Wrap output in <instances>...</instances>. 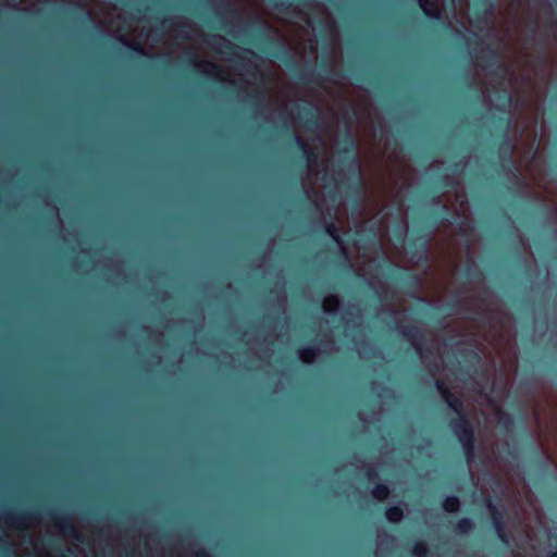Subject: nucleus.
I'll return each instance as SVG.
<instances>
[{"label":"nucleus","mask_w":557,"mask_h":557,"mask_svg":"<svg viewBox=\"0 0 557 557\" xmlns=\"http://www.w3.org/2000/svg\"><path fill=\"white\" fill-rule=\"evenodd\" d=\"M188 24L184 21H176L170 24V28H172L175 33L182 35L185 33V28Z\"/></svg>","instance_id":"nucleus-34"},{"label":"nucleus","mask_w":557,"mask_h":557,"mask_svg":"<svg viewBox=\"0 0 557 557\" xmlns=\"http://www.w3.org/2000/svg\"><path fill=\"white\" fill-rule=\"evenodd\" d=\"M269 3L282 13H287L292 7L290 0H268Z\"/></svg>","instance_id":"nucleus-30"},{"label":"nucleus","mask_w":557,"mask_h":557,"mask_svg":"<svg viewBox=\"0 0 557 557\" xmlns=\"http://www.w3.org/2000/svg\"><path fill=\"white\" fill-rule=\"evenodd\" d=\"M397 331L414 347L418 354H422V344L425 341V334L422 327L414 324H405L400 321L397 324Z\"/></svg>","instance_id":"nucleus-4"},{"label":"nucleus","mask_w":557,"mask_h":557,"mask_svg":"<svg viewBox=\"0 0 557 557\" xmlns=\"http://www.w3.org/2000/svg\"><path fill=\"white\" fill-rule=\"evenodd\" d=\"M195 557H213L208 550L200 549L195 553Z\"/></svg>","instance_id":"nucleus-39"},{"label":"nucleus","mask_w":557,"mask_h":557,"mask_svg":"<svg viewBox=\"0 0 557 557\" xmlns=\"http://www.w3.org/2000/svg\"><path fill=\"white\" fill-rule=\"evenodd\" d=\"M461 356L467 361V364L459 368L460 374H463L468 377H472L474 373H476V366L480 364L482 358L480 354L473 348H467L461 351Z\"/></svg>","instance_id":"nucleus-10"},{"label":"nucleus","mask_w":557,"mask_h":557,"mask_svg":"<svg viewBox=\"0 0 557 557\" xmlns=\"http://www.w3.org/2000/svg\"><path fill=\"white\" fill-rule=\"evenodd\" d=\"M432 202L435 203V205H440L442 202L441 197L440 196L433 197L432 198Z\"/></svg>","instance_id":"nucleus-42"},{"label":"nucleus","mask_w":557,"mask_h":557,"mask_svg":"<svg viewBox=\"0 0 557 557\" xmlns=\"http://www.w3.org/2000/svg\"><path fill=\"white\" fill-rule=\"evenodd\" d=\"M463 275L471 278H479L482 273L474 262H469L463 272Z\"/></svg>","instance_id":"nucleus-32"},{"label":"nucleus","mask_w":557,"mask_h":557,"mask_svg":"<svg viewBox=\"0 0 557 557\" xmlns=\"http://www.w3.org/2000/svg\"><path fill=\"white\" fill-rule=\"evenodd\" d=\"M498 417V424L503 430L506 432H511L515 426V420L513 417L504 410H499L497 413Z\"/></svg>","instance_id":"nucleus-23"},{"label":"nucleus","mask_w":557,"mask_h":557,"mask_svg":"<svg viewBox=\"0 0 557 557\" xmlns=\"http://www.w3.org/2000/svg\"><path fill=\"white\" fill-rule=\"evenodd\" d=\"M324 232L342 248L344 259L348 260V253L344 247L345 242L341 235V228L336 225L331 215L324 219Z\"/></svg>","instance_id":"nucleus-12"},{"label":"nucleus","mask_w":557,"mask_h":557,"mask_svg":"<svg viewBox=\"0 0 557 557\" xmlns=\"http://www.w3.org/2000/svg\"><path fill=\"white\" fill-rule=\"evenodd\" d=\"M448 429L451 431L456 440L465 436L463 434H475V430L466 411L457 413L456 417L448 421Z\"/></svg>","instance_id":"nucleus-6"},{"label":"nucleus","mask_w":557,"mask_h":557,"mask_svg":"<svg viewBox=\"0 0 557 557\" xmlns=\"http://www.w3.org/2000/svg\"><path fill=\"white\" fill-rule=\"evenodd\" d=\"M191 60L195 62L197 66L201 69V72L208 75L215 74L220 72V67L218 64L210 61H197L196 55L191 54Z\"/></svg>","instance_id":"nucleus-26"},{"label":"nucleus","mask_w":557,"mask_h":557,"mask_svg":"<svg viewBox=\"0 0 557 557\" xmlns=\"http://www.w3.org/2000/svg\"><path fill=\"white\" fill-rule=\"evenodd\" d=\"M430 218L433 222L432 225L428 230H420L407 240V247L411 258H417L423 263L429 261L428 250L431 243L432 232L438 223L448 221L450 213L446 206H442L441 209L432 211L430 213Z\"/></svg>","instance_id":"nucleus-1"},{"label":"nucleus","mask_w":557,"mask_h":557,"mask_svg":"<svg viewBox=\"0 0 557 557\" xmlns=\"http://www.w3.org/2000/svg\"><path fill=\"white\" fill-rule=\"evenodd\" d=\"M119 40L122 45H124L125 47H127L128 49L133 50L134 52L140 54V55H144V57H148V58H151L150 54H148L145 49L143 48V46L139 44V42H136V41H132V40H128L125 36H121L119 37Z\"/></svg>","instance_id":"nucleus-28"},{"label":"nucleus","mask_w":557,"mask_h":557,"mask_svg":"<svg viewBox=\"0 0 557 557\" xmlns=\"http://www.w3.org/2000/svg\"><path fill=\"white\" fill-rule=\"evenodd\" d=\"M473 528L474 523L470 518H461L456 522L454 531L457 534L466 535L470 533L473 530Z\"/></svg>","instance_id":"nucleus-25"},{"label":"nucleus","mask_w":557,"mask_h":557,"mask_svg":"<svg viewBox=\"0 0 557 557\" xmlns=\"http://www.w3.org/2000/svg\"><path fill=\"white\" fill-rule=\"evenodd\" d=\"M389 494L391 490L386 483H377L371 491L372 497L379 502L387 499Z\"/></svg>","instance_id":"nucleus-24"},{"label":"nucleus","mask_w":557,"mask_h":557,"mask_svg":"<svg viewBox=\"0 0 557 557\" xmlns=\"http://www.w3.org/2000/svg\"><path fill=\"white\" fill-rule=\"evenodd\" d=\"M503 95L507 99L508 102H511V96L508 94L507 89H503Z\"/></svg>","instance_id":"nucleus-41"},{"label":"nucleus","mask_w":557,"mask_h":557,"mask_svg":"<svg viewBox=\"0 0 557 557\" xmlns=\"http://www.w3.org/2000/svg\"><path fill=\"white\" fill-rule=\"evenodd\" d=\"M478 59L483 67L495 66V71L493 73L495 76H503L508 72V67L498 61V51L490 46L482 51Z\"/></svg>","instance_id":"nucleus-7"},{"label":"nucleus","mask_w":557,"mask_h":557,"mask_svg":"<svg viewBox=\"0 0 557 557\" xmlns=\"http://www.w3.org/2000/svg\"><path fill=\"white\" fill-rule=\"evenodd\" d=\"M485 506L490 512V516L492 518L493 527L496 531H502L503 529H506L505 518L506 512L505 510H500L492 500L491 497H486L484 499Z\"/></svg>","instance_id":"nucleus-11"},{"label":"nucleus","mask_w":557,"mask_h":557,"mask_svg":"<svg viewBox=\"0 0 557 557\" xmlns=\"http://www.w3.org/2000/svg\"><path fill=\"white\" fill-rule=\"evenodd\" d=\"M366 475L369 482H373L377 479H380L379 471L375 467L368 465L366 467Z\"/></svg>","instance_id":"nucleus-33"},{"label":"nucleus","mask_w":557,"mask_h":557,"mask_svg":"<svg viewBox=\"0 0 557 557\" xmlns=\"http://www.w3.org/2000/svg\"><path fill=\"white\" fill-rule=\"evenodd\" d=\"M249 100L253 103H263V94H261L260 91L252 94L250 95Z\"/></svg>","instance_id":"nucleus-38"},{"label":"nucleus","mask_w":557,"mask_h":557,"mask_svg":"<svg viewBox=\"0 0 557 557\" xmlns=\"http://www.w3.org/2000/svg\"><path fill=\"white\" fill-rule=\"evenodd\" d=\"M549 212L550 213H556V210L555 209H549Z\"/></svg>","instance_id":"nucleus-47"},{"label":"nucleus","mask_w":557,"mask_h":557,"mask_svg":"<svg viewBox=\"0 0 557 557\" xmlns=\"http://www.w3.org/2000/svg\"><path fill=\"white\" fill-rule=\"evenodd\" d=\"M4 522L13 529L23 530L28 522L37 520V516L32 511L14 512L5 511L3 513Z\"/></svg>","instance_id":"nucleus-8"},{"label":"nucleus","mask_w":557,"mask_h":557,"mask_svg":"<svg viewBox=\"0 0 557 557\" xmlns=\"http://www.w3.org/2000/svg\"><path fill=\"white\" fill-rule=\"evenodd\" d=\"M385 518L391 523H399L404 518V510L400 506H389L385 510Z\"/></svg>","instance_id":"nucleus-22"},{"label":"nucleus","mask_w":557,"mask_h":557,"mask_svg":"<svg viewBox=\"0 0 557 557\" xmlns=\"http://www.w3.org/2000/svg\"><path fill=\"white\" fill-rule=\"evenodd\" d=\"M496 534L502 543H504V544L509 543V535H508L506 529H503L502 531H496Z\"/></svg>","instance_id":"nucleus-37"},{"label":"nucleus","mask_w":557,"mask_h":557,"mask_svg":"<svg viewBox=\"0 0 557 557\" xmlns=\"http://www.w3.org/2000/svg\"><path fill=\"white\" fill-rule=\"evenodd\" d=\"M297 147L301 150L307 161L310 163H314L318 160V152L313 148H311L306 141H304L299 136L293 137Z\"/></svg>","instance_id":"nucleus-19"},{"label":"nucleus","mask_w":557,"mask_h":557,"mask_svg":"<svg viewBox=\"0 0 557 557\" xmlns=\"http://www.w3.org/2000/svg\"><path fill=\"white\" fill-rule=\"evenodd\" d=\"M411 554L413 557H428L429 548L426 542L419 540L413 544L411 549Z\"/></svg>","instance_id":"nucleus-29"},{"label":"nucleus","mask_w":557,"mask_h":557,"mask_svg":"<svg viewBox=\"0 0 557 557\" xmlns=\"http://www.w3.org/2000/svg\"><path fill=\"white\" fill-rule=\"evenodd\" d=\"M339 306V298L336 295H332L326 299L324 305V311L326 313H333Z\"/></svg>","instance_id":"nucleus-31"},{"label":"nucleus","mask_w":557,"mask_h":557,"mask_svg":"<svg viewBox=\"0 0 557 557\" xmlns=\"http://www.w3.org/2000/svg\"><path fill=\"white\" fill-rule=\"evenodd\" d=\"M360 81H362V82H367V83H368L369 85H371V86L373 85V81H371V79L360 78Z\"/></svg>","instance_id":"nucleus-44"},{"label":"nucleus","mask_w":557,"mask_h":557,"mask_svg":"<svg viewBox=\"0 0 557 557\" xmlns=\"http://www.w3.org/2000/svg\"><path fill=\"white\" fill-rule=\"evenodd\" d=\"M407 278L410 281V283H417L418 282V277L416 274H409L407 276Z\"/></svg>","instance_id":"nucleus-40"},{"label":"nucleus","mask_w":557,"mask_h":557,"mask_svg":"<svg viewBox=\"0 0 557 557\" xmlns=\"http://www.w3.org/2000/svg\"><path fill=\"white\" fill-rule=\"evenodd\" d=\"M327 71V65L325 63H321L319 65V71L309 65L304 69L293 71L292 75L295 81L301 85L314 84L315 86H322V83L330 81L329 76L322 74V72Z\"/></svg>","instance_id":"nucleus-2"},{"label":"nucleus","mask_w":557,"mask_h":557,"mask_svg":"<svg viewBox=\"0 0 557 557\" xmlns=\"http://www.w3.org/2000/svg\"><path fill=\"white\" fill-rule=\"evenodd\" d=\"M434 384H435V388L440 393L441 397H443V395H445V393H448L450 391V388L445 383V381H443L441 379H436Z\"/></svg>","instance_id":"nucleus-35"},{"label":"nucleus","mask_w":557,"mask_h":557,"mask_svg":"<svg viewBox=\"0 0 557 557\" xmlns=\"http://www.w3.org/2000/svg\"><path fill=\"white\" fill-rule=\"evenodd\" d=\"M442 507L448 513H456L461 508V502L458 496L449 495L444 498Z\"/></svg>","instance_id":"nucleus-21"},{"label":"nucleus","mask_w":557,"mask_h":557,"mask_svg":"<svg viewBox=\"0 0 557 557\" xmlns=\"http://www.w3.org/2000/svg\"><path fill=\"white\" fill-rule=\"evenodd\" d=\"M49 516L53 525L61 530L65 536L81 541V534L67 513L50 512Z\"/></svg>","instance_id":"nucleus-5"},{"label":"nucleus","mask_w":557,"mask_h":557,"mask_svg":"<svg viewBox=\"0 0 557 557\" xmlns=\"http://www.w3.org/2000/svg\"><path fill=\"white\" fill-rule=\"evenodd\" d=\"M219 10L218 15L222 21L227 20V17H234L237 15V11L225 0H219Z\"/></svg>","instance_id":"nucleus-27"},{"label":"nucleus","mask_w":557,"mask_h":557,"mask_svg":"<svg viewBox=\"0 0 557 557\" xmlns=\"http://www.w3.org/2000/svg\"><path fill=\"white\" fill-rule=\"evenodd\" d=\"M392 277H393L394 280H398V278L400 277V275H399V274H397V275H393Z\"/></svg>","instance_id":"nucleus-46"},{"label":"nucleus","mask_w":557,"mask_h":557,"mask_svg":"<svg viewBox=\"0 0 557 557\" xmlns=\"http://www.w3.org/2000/svg\"><path fill=\"white\" fill-rule=\"evenodd\" d=\"M418 2L425 16L436 21L441 20L442 13L434 0H418Z\"/></svg>","instance_id":"nucleus-17"},{"label":"nucleus","mask_w":557,"mask_h":557,"mask_svg":"<svg viewBox=\"0 0 557 557\" xmlns=\"http://www.w3.org/2000/svg\"><path fill=\"white\" fill-rule=\"evenodd\" d=\"M545 557H557V549L548 553Z\"/></svg>","instance_id":"nucleus-43"},{"label":"nucleus","mask_w":557,"mask_h":557,"mask_svg":"<svg viewBox=\"0 0 557 557\" xmlns=\"http://www.w3.org/2000/svg\"><path fill=\"white\" fill-rule=\"evenodd\" d=\"M342 152L346 156V158L343 159V162H345L346 160L348 161V168L351 171L352 176H351V178L348 180L347 183L344 182L341 178L342 170H338L336 166L334 169L333 180L336 184H338V186H345V187H347V189L351 187L355 190H357L358 184H357L356 177L358 175V163H357L356 157L352 154L351 145L345 147L342 150Z\"/></svg>","instance_id":"nucleus-3"},{"label":"nucleus","mask_w":557,"mask_h":557,"mask_svg":"<svg viewBox=\"0 0 557 557\" xmlns=\"http://www.w3.org/2000/svg\"><path fill=\"white\" fill-rule=\"evenodd\" d=\"M297 119L308 129L319 126V114L311 102L308 106L298 107Z\"/></svg>","instance_id":"nucleus-9"},{"label":"nucleus","mask_w":557,"mask_h":557,"mask_svg":"<svg viewBox=\"0 0 557 557\" xmlns=\"http://www.w3.org/2000/svg\"><path fill=\"white\" fill-rule=\"evenodd\" d=\"M253 44L262 49L267 54L273 58H280L277 51L280 50V46L277 41L270 36H265L263 33H260L259 36L253 40Z\"/></svg>","instance_id":"nucleus-14"},{"label":"nucleus","mask_w":557,"mask_h":557,"mask_svg":"<svg viewBox=\"0 0 557 557\" xmlns=\"http://www.w3.org/2000/svg\"><path fill=\"white\" fill-rule=\"evenodd\" d=\"M498 120L504 125V134L500 136L498 151L500 154L510 159L512 156V152H513V148H515L509 138L510 121H509V119H504V117H499Z\"/></svg>","instance_id":"nucleus-13"},{"label":"nucleus","mask_w":557,"mask_h":557,"mask_svg":"<svg viewBox=\"0 0 557 557\" xmlns=\"http://www.w3.org/2000/svg\"><path fill=\"white\" fill-rule=\"evenodd\" d=\"M467 305V301L466 300H459V301H454V302H449L447 306L448 308L451 310V311H460L461 308L463 306Z\"/></svg>","instance_id":"nucleus-36"},{"label":"nucleus","mask_w":557,"mask_h":557,"mask_svg":"<svg viewBox=\"0 0 557 557\" xmlns=\"http://www.w3.org/2000/svg\"><path fill=\"white\" fill-rule=\"evenodd\" d=\"M442 399L448 409H450L455 414L466 411L463 399L460 396L454 394L451 391L445 393Z\"/></svg>","instance_id":"nucleus-16"},{"label":"nucleus","mask_w":557,"mask_h":557,"mask_svg":"<svg viewBox=\"0 0 557 557\" xmlns=\"http://www.w3.org/2000/svg\"><path fill=\"white\" fill-rule=\"evenodd\" d=\"M481 9L475 12V17L481 21H486L492 16L495 11V0H480Z\"/></svg>","instance_id":"nucleus-20"},{"label":"nucleus","mask_w":557,"mask_h":557,"mask_svg":"<svg viewBox=\"0 0 557 557\" xmlns=\"http://www.w3.org/2000/svg\"><path fill=\"white\" fill-rule=\"evenodd\" d=\"M465 436L460 437L458 443L461 445L463 455L467 459V462L470 465L475 461L476 453H475V434L469 435L463 434Z\"/></svg>","instance_id":"nucleus-15"},{"label":"nucleus","mask_w":557,"mask_h":557,"mask_svg":"<svg viewBox=\"0 0 557 557\" xmlns=\"http://www.w3.org/2000/svg\"><path fill=\"white\" fill-rule=\"evenodd\" d=\"M297 355L302 362L312 363L319 355V347L315 344L300 347Z\"/></svg>","instance_id":"nucleus-18"},{"label":"nucleus","mask_w":557,"mask_h":557,"mask_svg":"<svg viewBox=\"0 0 557 557\" xmlns=\"http://www.w3.org/2000/svg\"><path fill=\"white\" fill-rule=\"evenodd\" d=\"M225 47L230 50H233V45L228 41L225 44Z\"/></svg>","instance_id":"nucleus-45"}]
</instances>
